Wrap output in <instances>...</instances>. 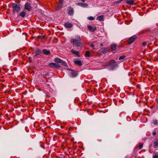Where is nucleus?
Listing matches in <instances>:
<instances>
[{"instance_id": "1", "label": "nucleus", "mask_w": 158, "mask_h": 158, "mask_svg": "<svg viewBox=\"0 0 158 158\" xmlns=\"http://www.w3.org/2000/svg\"><path fill=\"white\" fill-rule=\"evenodd\" d=\"M81 40V39L80 36H76L75 39L71 40L70 42L75 46L77 47H81L82 46V44L80 41Z\"/></svg>"}, {"instance_id": "2", "label": "nucleus", "mask_w": 158, "mask_h": 158, "mask_svg": "<svg viewBox=\"0 0 158 158\" xmlns=\"http://www.w3.org/2000/svg\"><path fill=\"white\" fill-rule=\"evenodd\" d=\"M116 63V61L114 60H112L110 61L109 62L106 63L105 64H102V66H103V68H105L107 66H110V69L113 70L118 66L117 64H113Z\"/></svg>"}, {"instance_id": "3", "label": "nucleus", "mask_w": 158, "mask_h": 158, "mask_svg": "<svg viewBox=\"0 0 158 158\" xmlns=\"http://www.w3.org/2000/svg\"><path fill=\"white\" fill-rule=\"evenodd\" d=\"M11 7L13 8V10L19 12L20 10V8L19 4L13 3H12Z\"/></svg>"}, {"instance_id": "4", "label": "nucleus", "mask_w": 158, "mask_h": 158, "mask_svg": "<svg viewBox=\"0 0 158 158\" xmlns=\"http://www.w3.org/2000/svg\"><path fill=\"white\" fill-rule=\"evenodd\" d=\"M48 65L50 67H54L56 68H59L60 67V66L59 64H56L54 63H49Z\"/></svg>"}, {"instance_id": "5", "label": "nucleus", "mask_w": 158, "mask_h": 158, "mask_svg": "<svg viewBox=\"0 0 158 158\" xmlns=\"http://www.w3.org/2000/svg\"><path fill=\"white\" fill-rule=\"evenodd\" d=\"M68 13V14L70 15H73L74 13V10L73 9L70 7H69L67 9Z\"/></svg>"}, {"instance_id": "6", "label": "nucleus", "mask_w": 158, "mask_h": 158, "mask_svg": "<svg viewBox=\"0 0 158 158\" xmlns=\"http://www.w3.org/2000/svg\"><path fill=\"white\" fill-rule=\"evenodd\" d=\"M25 8L26 10L29 11L31 10L32 7L30 3H26L25 5Z\"/></svg>"}, {"instance_id": "7", "label": "nucleus", "mask_w": 158, "mask_h": 158, "mask_svg": "<svg viewBox=\"0 0 158 158\" xmlns=\"http://www.w3.org/2000/svg\"><path fill=\"white\" fill-rule=\"evenodd\" d=\"M136 37L135 35H134L131 37L128 41V43L129 44H132L136 39Z\"/></svg>"}, {"instance_id": "8", "label": "nucleus", "mask_w": 158, "mask_h": 158, "mask_svg": "<svg viewBox=\"0 0 158 158\" xmlns=\"http://www.w3.org/2000/svg\"><path fill=\"white\" fill-rule=\"evenodd\" d=\"M87 27L88 29L91 31H94L96 30V27L95 26L88 25Z\"/></svg>"}, {"instance_id": "9", "label": "nucleus", "mask_w": 158, "mask_h": 158, "mask_svg": "<svg viewBox=\"0 0 158 158\" xmlns=\"http://www.w3.org/2000/svg\"><path fill=\"white\" fill-rule=\"evenodd\" d=\"M70 73L71 74V77H75L77 75V72L73 70H71Z\"/></svg>"}, {"instance_id": "10", "label": "nucleus", "mask_w": 158, "mask_h": 158, "mask_svg": "<svg viewBox=\"0 0 158 158\" xmlns=\"http://www.w3.org/2000/svg\"><path fill=\"white\" fill-rule=\"evenodd\" d=\"M153 147L156 148L158 147V138H156L153 143Z\"/></svg>"}, {"instance_id": "11", "label": "nucleus", "mask_w": 158, "mask_h": 158, "mask_svg": "<svg viewBox=\"0 0 158 158\" xmlns=\"http://www.w3.org/2000/svg\"><path fill=\"white\" fill-rule=\"evenodd\" d=\"M41 53V51L40 49L38 48L36 49L35 52V54L34 55V57H35L36 56L40 55Z\"/></svg>"}, {"instance_id": "12", "label": "nucleus", "mask_w": 158, "mask_h": 158, "mask_svg": "<svg viewBox=\"0 0 158 158\" xmlns=\"http://www.w3.org/2000/svg\"><path fill=\"white\" fill-rule=\"evenodd\" d=\"M78 6H80L83 7H87L88 6V5L87 4L85 3H77Z\"/></svg>"}, {"instance_id": "13", "label": "nucleus", "mask_w": 158, "mask_h": 158, "mask_svg": "<svg viewBox=\"0 0 158 158\" xmlns=\"http://www.w3.org/2000/svg\"><path fill=\"white\" fill-rule=\"evenodd\" d=\"M66 27L68 28H71L72 27V25L70 23H66L64 24Z\"/></svg>"}, {"instance_id": "14", "label": "nucleus", "mask_w": 158, "mask_h": 158, "mask_svg": "<svg viewBox=\"0 0 158 158\" xmlns=\"http://www.w3.org/2000/svg\"><path fill=\"white\" fill-rule=\"evenodd\" d=\"M43 52L44 54L46 55H49L50 53V52L48 50L46 49H44L43 50Z\"/></svg>"}, {"instance_id": "15", "label": "nucleus", "mask_w": 158, "mask_h": 158, "mask_svg": "<svg viewBox=\"0 0 158 158\" xmlns=\"http://www.w3.org/2000/svg\"><path fill=\"white\" fill-rule=\"evenodd\" d=\"M63 6V3H60L56 8V10H59Z\"/></svg>"}, {"instance_id": "16", "label": "nucleus", "mask_w": 158, "mask_h": 158, "mask_svg": "<svg viewBox=\"0 0 158 158\" xmlns=\"http://www.w3.org/2000/svg\"><path fill=\"white\" fill-rule=\"evenodd\" d=\"M134 2L133 0H129L126 1V3L128 4L132 5Z\"/></svg>"}, {"instance_id": "17", "label": "nucleus", "mask_w": 158, "mask_h": 158, "mask_svg": "<svg viewBox=\"0 0 158 158\" xmlns=\"http://www.w3.org/2000/svg\"><path fill=\"white\" fill-rule=\"evenodd\" d=\"M97 19L100 21H102L103 20V16L102 15L98 16L97 18Z\"/></svg>"}, {"instance_id": "18", "label": "nucleus", "mask_w": 158, "mask_h": 158, "mask_svg": "<svg viewBox=\"0 0 158 158\" xmlns=\"http://www.w3.org/2000/svg\"><path fill=\"white\" fill-rule=\"evenodd\" d=\"M74 63L75 64H77L79 66H81L82 65V64L81 61L79 60L74 61Z\"/></svg>"}, {"instance_id": "19", "label": "nucleus", "mask_w": 158, "mask_h": 158, "mask_svg": "<svg viewBox=\"0 0 158 158\" xmlns=\"http://www.w3.org/2000/svg\"><path fill=\"white\" fill-rule=\"evenodd\" d=\"M71 52L76 55L77 56H78L79 57V56L78 55V53L79 52L78 51H76L74 50V49H72L71 50Z\"/></svg>"}, {"instance_id": "20", "label": "nucleus", "mask_w": 158, "mask_h": 158, "mask_svg": "<svg viewBox=\"0 0 158 158\" xmlns=\"http://www.w3.org/2000/svg\"><path fill=\"white\" fill-rule=\"evenodd\" d=\"M55 61L58 63H61V62H62V60H61L59 58H56L55 59Z\"/></svg>"}, {"instance_id": "21", "label": "nucleus", "mask_w": 158, "mask_h": 158, "mask_svg": "<svg viewBox=\"0 0 158 158\" xmlns=\"http://www.w3.org/2000/svg\"><path fill=\"white\" fill-rule=\"evenodd\" d=\"M111 48L113 50H115L116 48V45L114 44H112L111 45Z\"/></svg>"}, {"instance_id": "22", "label": "nucleus", "mask_w": 158, "mask_h": 158, "mask_svg": "<svg viewBox=\"0 0 158 158\" xmlns=\"http://www.w3.org/2000/svg\"><path fill=\"white\" fill-rule=\"evenodd\" d=\"M26 15V13L24 11L21 12L19 14V15L22 17H24Z\"/></svg>"}, {"instance_id": "23", "label": "nucleus", "mask_w": 158, "mask_h": 158, "mask_svg": "<svg viewBox=\"0 0 158 158\" xmlns=\"http://www.w3.org/2000/svg\"><path fill=\"white\" fill-rule=\"evenodd\" d=\"M85 56L86 57H89L90 56V53L89 51H86L85 54Z\"/></svg>"}, {"instance_id": "24", "label": "nucleus", "mask_w": 158, "mask_h": 158, "mask_svg": "<svg viewBox=\"0 0 158 158\" xmlns=\"http://www.w3.org/2000/svg\"><path fill=\"white\" fill-rule=\"evenodd\" d=\"M61 63H62V65H64L65 66H67V64L66 63V62L65 61H63L62 60V62H61Z\"/></svg>"}, {"instance_id": "25", "label": "nucleus", "mask_w": 158, "mask_h": 158, "mask_svg": "<svg viewBox=\"0 0 158 158\" xmlns=\"http://www.w3.org/2000/svg\"><path fill=\"white\" fill-rule=\"evenodd\" d=\"M157 120L156 119H155L153 120V123L154 125H157Z\"/></svg>"}, {"instance_id": "26", "label": "nucleus", "mask_w": 158, "mask_h": 158, "mask_svg": "<svg viewBox=\"0 0 158 158\" xmlns=\"http://www.w3.org/2000/svg\"><path fill=\"white\" fill-rule=\"evenodd\" d=\"M87 19L90 20H94V18L92 16H89L87 18Z\"/></svg>"}, {"instance_id": "27", "label": "nucleus", "mask_w": 158, "mask_h": 158, "mask_svg": "<svg viewBox=\"0 0 158 158\" xmlns=\"http://www.w3.org/2000/svg\"><path fill=\"white\" fill-rule=\"evenodd\" d=\"M125 57H126V56H121L119 57V60H121L122 59H125Z\"/></svg>"}, {"instance_id": "28", "label": "nucleus", "mask_w": 158, "mask_h": 158, "mask_svg": "<svg viewBox=\"0 0 158 158\" xmlns=\"http://www.w3.org/2000/svg\"><path fill=\"white\" fill-rule=\"evenodd\" d=\"M153 158H158V154H153Z\"/></svg>"}, {"instance_id": "29", "label": "nucleus", "mask_w": 158, "mask_h": 158, "mask_svg": "<svg viewBox=\"0 0 158 158\" xmlns=\"http://www.w3.org/2000/svg\"><path fill=\"white\" fill-rule=\"evenodd\" d=\"M156 129H155L153 132L152 133V135H156Z\"/></svg>"}, {"instance_id": "30", "label": "nucleus", "mask_w": 158, "mask_h": 158, "mask_svg": "<svg viewBox=\"0 0 158 158\" xmlns=\"http://www.w3.org/2000/svg\"><path fill=\"white\" fill-rule=\"evenodd\" d=\"M147 44V43L145 42H144L142 43V45L143 46H145Z\"/></svg>"}, {"instance_id": "31", "label": "nucleus", "mask_w": 158, "mask_h": 158, "mask_svg": "<svg viewBox=\"0 0 158 158\" xmlns=\"http://www.w3.org/2000/svg\"><path fill=\"white\" fill-rule=\"evenodd\" d=\"M143 144H140L139 146V149H141V148H142V147H143Z\"/></svg>"}, {"instance_id": "32", "label": "nucleus", "mask_w": 158, "mask_h": 158, "mask_svg": "<svg viewBox=\"0 0 158 158\" xmlns=\"http://www.w3.org/2000/svg\"><path fill=\"white\" fill-rule=\"evenodd\" d=\"M90 46L93 49H94V44H91Z\"/></svg>"}, {"instance_id": "33", "label": "nucleus", "mask_w": 158, "mask_h": 158, "mask_svg": "<svg viewBox=\"0 0 158 158\" xmlns=\"http://www.w3.org/2000/svg\"><path fill=\"white\" fill-rule=\"evenodd\" d=\"M60 3H63V0H59Z\"/></svg>"}, {"instance_id": "34", "label": "nucleus", "mask_w": 158, "mask_h": 158, "mask_svg": "<svg viewBox=\"0 0 158 158\" xmlns=\"http://www.w3.org/2000/svg\"><path fill=\"white\" fill-rule=\"evenodd\" d=\"M81 1H82L83 2H84L85 1V0H81Z\"/></svg>"}, {"instance_id": "35", "label": "nucleus", "mask_w": 158, "mask_h": 158, "mask_svg": "<svg viewBox=\"0 0 158 158\" xmlns=\"http://www.w3.org/2000/svg\"><path fill=\"white\" fill-rule=\"evenodd\" d=\"M151 146L152 145H150V146H149V148H150L151 147Z\"/></svg>"}, {"instance_id": "36", "label": "nucleus", "mask_w": 158, "mask_h": 158, "mask_svg": "<svg viewBox=\"0 0 158 158\" xmlns=\"http://www.w3.org/2000/svg\"><path fill=\"white\" fill-rule=\"evenodd\" d=\"M123 0H120V2H122L123 1Z\"/></svg>"}]
</instances>
